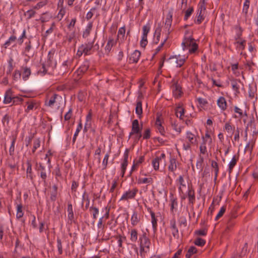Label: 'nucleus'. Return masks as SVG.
Returning a JSON list of instances; mask_svg holds the SVG:
<instances>
[{
  "label": "nucleus",
  "mask_w": 258,
  "mask_h": 258,
  "mask_svg": "<svg viewBox=\"0 0 258 258\" xmlns=\"http://www.w3.org/2000/svg\"><path fill=\"white\" fill-rule=\"evenodd\" d=\"M191 37H184L182 43L181 47L182 50L185 53L183 54L182 57L181 54H178V68H180L188 57L189 53H194L198 48V45Z\"/></svg>",
  "instance_id": "obj_1"
},
{
  "label": "nucleus",
  "mask_w": 258,
  "mask_h": 258,
  "mask_svg": "<svg viewBox=\"0 0 258 258\" xmlns=\"http://www.w3.org/2000/svg\"><path fill=\"white\" fill-rule=\"evenodd\" d=\"M172 11L169 10L166 15L164 26L162 31V37H163V40L161 41V43L160 45L156 48L154 55H155L161 50L164 44L168 39V35L171 32L170 29L172 22Z\"/></svg>",
  "instance_id": "obj_2"
},
{
  "label": "nucleus",
  "mask_w": 258,
  "mask_h": 258,
  "mask_svg": "<svg viewBox=\"0 0 258 258\" xmlns=\"http://www.w3.org/2000/svg\"><path fill=\"white\" fill-rule=\"evenodd\" d=\"M177 206V202L176 199H171L170 204V213L168 217L169 229L171 231L173 236L175 237L177 233V229L176 227V219L175 212H176L175 207Z\"/></svg>",
  "instance_id": "obj_3"
},
{
  "label": "nucleus",
  "mask_w": 258,
  "mask_h": 258,
  "mask_svg": "<svg viewBox=\"0 0 258 258\" xmlns=\"http://www.w3.org/2000/svg\"><path fill=\"white\" fill-rule=\"evenodd\" d=\"M62 102V98L61 96L56 93H49L47 94L44 105L51 108L56 106L59 108Z\"/></svg>",
  "instance_id": "obj_4"
},
{
  "label": "nucleus",
  "mask_w": 258,
  "mask_h": 258,
  "mask_svg": "<svg viewBox=\"0 0 258 258\" xmlns=\"http://www.w3.org/2000/svg\"><path fill=\"white\" fill-rule=\"evenodd\" d=\"M139 241L140 246V255L143 258L145 256V253L149 251L151 243L145 233L140 236Z\"/></svg>",
  "instance_id": "obj_5"
},
{
  "label": "nucleus",
  "mask_w": 258,
  "mask_h": 258,
  "mask_svg": "<svg viewBox=\"0 0 258 258\" xmlns=\"http://www.w3.org/2000/svg\"><path fill=\"white\" fill-rule=\"evenodd\" d=\"M95 40V37L91 42H88L87 43L82 44L79 47L76 55L79 57H81L83 54L85 55L91 54V51L93 47L94 43Z\"/></svg>",
  "instance_id": "obj_6"
},
{
  "label": "nucleus",
  "mask_w": 258,
  "mask_h": 258,
  "mask_svg": "<svg viewBox=\"0 0 258 258\" xmlns=\"http://www.w3.org/2000/svg\"><path fill=\"white\" fill-rule=\"evenodd\" d=\"M89 68V62L85 60L80 66V67L75 71L74 74V80L78 81L79 80L83 75L87 72Z\"/></svg>",
  "instance_id": "obj_7"
},
{
  "label": "nucleus",
  "mask_w": 258,
  "mask_h": 258,
  "mask_svg": "<svg viewBox=\"0 0 258 258\" xmlns=\"http://www.w3.org/2000/svg\"><path fill=\"white\" fill-rule=\"evenodd\" d=\"M178 182L180 183V186L178 188V190H179L180 192L183 194V196L181 195V198L184 199L185 198V196L186 195L187 192L190 190L189 187L188 186H186L187 182L184 181L181 176L179 177Z\"/></svg>",
  "instance_id": "obj_8"
},
{
  "label": "nucleus",
  "mask_w": 258,
  "mask_h": 258,
  "mask_svg": "<svg viewBox=\"0 0 258 258\" xmlns=\"http://www.w3.org/2000/svg\"><path fill=\"white\" fill-rule=\"evenodd\" d=\"M138 189L137 188H134L133 189H129L126 191L121 196L120 201H127L128 200L134 199L137 192Z\"/></svg>",
  "instance_id": "obj_9"
},
{
  "label": "nucleus",
  "mask_w": 258,
  "mask_h": 258,
  "mask_svg": "<svg viewBox=\"0 0 258 258\" xmlns=\"http://www.w3.org/2000/svg\"><path fill=\"white\" fill-rule=\"evenodd\" d=\"M25 104L27 107L25 109V112L27 113H29L34 109H37L39 106L38 102L33 99H29L28 101H26Z\"/></svg>",
  "instance_id": "obj_10"
},
{
  "label": "nucleus",
  "mask_w": 258,
  "mask_h": 258,
  "mask_svg": "<svg viewBox=\"0 0 258 258\" xmlns=\"http://www.w3.org/2000/svg\"><path fill=\"white\" fill-rule=\"evenodd\" d=\"M165 155L164 153H162L160 157H157L152 160V165L155 170H157L159 169L160 163H163L164 165L165 163Z\"/></svg>",
  "instance_id": "obj_11"
},
{
  "label": "nucleus",
  "mask_w": 258,
  "mask_h": 258,
  "mask_svg": "<svg viewBox=\"0 0 258 258\" xmlns=\"http://www.w3.org/2000/svg\"><path fill=\"white\" fill-rule=\"evenodd\" d=\"M142 131V127H140L139 121L135 119L132 122V131L130 133L129 138L134 136L136 133H140Z\"/></svg>",
  "instance_id": "obj_12"
},
{
  "label": "nucleus",
  "mask_w": 258,
  "mask_h": 258,
  "mask_svg": "<svg viewBox=\"0 0 258 258\" xmlns=\"http://www.w3.org/2000/svg\"><path fill=\"white\" fill-rule=\"evenodd\" d=\"M116 44V40H115L112 37H109L104 48L105 53L107 54L109 53L112 48L115 46Z\"/></svg>",
  "instance_id": "obj_13"
},
{
  "label": "nucleus",
  "mask_w": 258,
  "mask_h": 258,
  "mask_svg": "<svg viewBox=\"0 0 258 258\" xmlns=\"http://www.w3.org/2000/svg\"><path fill=\"white\" fill-rule=\"evenodd\" d=\"M242 84V82L240 80L233 79L231 80V85L233 91L235 92L236 94L240 93L239 88L240 85Z\"/></svg>",
  "instance_id": "obj_14"
},
{
  "label": "nucleus",
  "mask_w": 258,
  "mask_h": 258,
  "mask_svg": "<svg viewBox=\"0 0 258 258\" xmlns=\"http://www.w3.org/2000/svg\"><path fill=\"white\" fill-rule=\"evenodd\" d=\"M141 56L140 51L136 50L132 54L129 58L130 63H137Z\"/></svg>",
  "instance_id": "obj_15"
},
{
  "label": "nucleus",
  "mask_w": 258,
  "mask_h": 258,
  "mask_svg": "<svg viewBox=\"0 0 258 258\" xmlns=\"http://www.w3.org/2000/svg\"><path fill=\"white\" fill-rule=\"evenodd\" d=\"M155 125L157 131L159 132L161 135H164L165 134V130L164 127L162 125V120L160 116H158L156 118Z\"/></svg>",
  "instance_id": "obj_16"
},
{
  "label": "nucleus",
  "mask_w": 258,
  "mask_h": 258,
  "mask_svg": "<svg viewBox=\"0 0 258 258\" xmlns=\"http://www.w3.org/2000/svg\"><path fill=\"white\" fill-rule=\"evenodd\" d=\"M147 211L148 212L150 213L151 217V223L152 224L153 228L154 230H156L157 229V218L155 216V214L154 212H153L151 210V208H148Z\"/></svg>",
  "instance_id": "obj_17"
},
{
  "label": "nucleus",
  "mask_w": 258,
  "mask_h": 258,
  "mask_svg": "<svg viewBox=\"0 0 258 258\" xmlns=\"http://www.w3.org/2000/svg\"><path fill=\"white\" fill-rule=\"evenodd\" d=\"M161 31L162 28L161 27L160 25H158V27L156 28L154 33L153 39V42L154 43L158 44L159 42Z\"/></svg>",
  "instance_id": "obj_18"
},
{
  "label": "nucleus",
  "mask_w": 258,
  "mask_h": 258,
  "mask_svg": "<svg viewBox=\"0 0 258 258\" xmlns=\"http://www.w3.org/2000/svg\"><path fill=\"white\" fill-rule=\"evenodd\" d=\"M21 70L23 79L25 81L28 80L31 73L30 68L27 66H23Z\"/></svg>",
  "instance_id": "obj_19"
},
{
  "label": "nucleus",
  "mask_w": 258,
  "mask_h": 258,
  "mask_svg": "<svg viewBox=\"0 0 258 258\" xmlns=\"http://www.w3.org/2000/svg\"><path fill=\"white\" fill-rule=\"evenodd\" d=\"M12 90L11 89H8L5 93L4 103L5 104H9L12 101Z\"/></svg>",
  "instance_id": "obj_20"
},
{
  "label": "nucleus",
  "mask_w": 258,
  "mask_h": 258,
  "mask_svg": "<svg viewBox=\"0 0 258 258\" xmlns=\"http://www.w3.org/2000/svg\"><path fill=\"white\" fill-rule=\"evenodd\" d=\"M131 224L133 225V226H136L140 222V217L137 212L134 211L131 219Z\"/></svg>",
  "instance_id": "obj_21"
},
{
  "label": "nucleus",
  "mask_w": 258,
  "mask_h": 258,
  "mask_svg": "<svg viewBox=\"0 0 258 258\" xmlns=\"http://www.w3.org/2000/svg\"><path fill=\"white\" fill-rule=\"evenodd\" d=\"M177 168L176 159L175 158L171 159L170 161V164L168 166V169L169 171V174L172 173L175 175L174 171L176 170Z\"/></svg>",
  "instance_id": "obj_22"
},
{
  "label": "nucleus",
  "mask_w": 258,
  "mask_h": 258,
  "mask_svg": "<svg viewBox=\"0 0 258 258\" xmlns=\"http://www.w3.org/2000/svg\"><path fill=\"white\" fill-rule=\"evenodd\" d=\"M250 0H244L243 8L242 10V14H244V17L246 18L248 15V10L250 7Z\"/></svg>",
  "instance_id": "obj_23"
},
{
  "label": "nucleus",
  "mask_w": 258,
  "mask_h": 258,
  "mask_svg": "<svg viewBox=\"0 0 258 258\" xmlns=\"http://www.w3.org/2000/svg\"><path fill=\"white\" fill-rule=\"evenodd\" d=\"M125 26H123V27L120 28L118 30V33H117V39L118 40L120 39V41L121 42H123L124 41V40H125Z\"/></svg>",
  "instance_id": "obj_24"
},
{
  "label": "nucleus",
  "mask_w": 258,
  "mask_h": 258,
  "mask_svg": "<svg viewBox=\"0 0 258 258\" xmlns=\"http://www.w3.org/2000/svg\"><path fill=\"white\" fill-rule=\"evenodd\" d=\"M217 104L222 110H225L227 108V102L225 98L223 97H219L217 100Z\"/></svg>",
  "instance_id": "obj_25"
},
{
  "label": "nucleus",
  "mask_w": 258,
  "mask_h": 258,
  "mask_svg": "<svg viewBox=\"0 0 258 258\" xmlns=\"http://www.w3.org/2000/svg\"><path fill=\"white\" fill-rule=\"evenodd\" d=\"M130 240L132 242H136L138 240V233L136 229H132L130 231Z\"/></svg>",
  "instance_id": "obj_26"
},
{
  "label": "nucleus",
  "mask_w": 258,
  "mask_h": 258,
  "mask_svg": "<svg viewBox=\"0 0 258 258\" xmlns=\"http://www.w3.org/2000/svg\"><path fill=\"white\" fill-rule=\"evenodd\" d=\"M26 164L27 165L26 169L27 177L30 178L31 180H33V176L32 174V164L30 161H27Z\"/></svg>",
  "instance_id": "obj_27"
},
{
  "label": "nucleus",
  "mask_w": 258,
  "mask_h": 258,
  "mask_svg": "<svg viewBox=\"0 0 258 258\" xmlns=\"http://www.w3.org/2000/svg\"><path fill=\"white\" fill-rule=\"evenodd\" d=\"M203 8L204 10L206 9L205 7L203 6H201V10H198V13H197V19L196 20V23L198 24H200L203 20L204 19V17H203V15L202 14V11H203Z\"/></svg>",
  "instance_id": "obj_28"
},
{
  "label": "nucleus",
  "mask_w": 258,
  "mask_h": 258,
  "mask_svg": "<svg viewBox=\"0 0 258 258\" xmlns=\"http://www.w3.org/2000/svg\"><path fill=\"white\" fill-rule=\"evenodd\" d=\"M234 111L235 112V113H236L238 114V115H235L234 116V118H242V117L244 115V116H247V113H246V112H245L244 113L243 112L242 109H241L240 108H239V107H238L237 106H234Z\"/></svg>",
  "instance_id": "obj_29"
},
{
  "label": "nucleus",
  "mask_w": 258,
  "mask_h": 258,
  "mask_svg": "<svg viewBox=\"0 0 258 258\" xmlns=\"http://www.w3.org/2000/svg\"><path fill=\"white\" fill-rule=\"evenodd\" d=\"M93 27V23L90 22L87 25L86 29L83 32V38H87L90 34V32L92 30Z\"/></svg>",
  "instance_id": "obj_30"
},
{
  "label": "nucleus",
  "mask_w": 258,
  "mask_h": 258,
  "mask_svg": "<svg viewBox=\"0 0 258 258\" xmlns=\"http://www.w3.org/2000/svg\"><path fill=\"white\" fill-rule=\"evenodd\" d=\"M136 113L139 115V117H141V115L143 113V109H142V102L140 100L137 101L136 107Z\"/></svg>",
  "instance_id": "obj_31"
},
{
  "label": "nucleus",
  "mask_w": 258,
  "mask_h": 258,
  "mask_svg": "<svg viewBox=\"0 0 258 258\" xmlns=\"http://www.w3.org/2000/svg\"><path fill=\"white\" fill-rule=\"evenodd\" d=\"M67 211L68 213V217L69 220L72 221L74 218L73 206L71 204H69L68 205Z\"/></svg>",
  "instance_id": "obj_32"
},
{
  "label": "nucleus",
  "mask_w": 258,
  "mask_h": 258,
  "mask_svg": "<svg viewBox=\"0 0 258 258\" xmlns=\"http://www.w3.org/2000/svg\"><path fill=\"white\" fill-rule=\"evenodd\" d=\"M153 182V178L151 177L148 178H139L137 180V183L138 184H144V183H149L151 184Z\"/></svg>",
  "instance_id": "obj_33"
},
{
  "label": "nucleus",
  "mask_w": 258,
  "mask_h": 258,
  "mask_svg": "<svg viewBox=\"0 0 258 258\" xmlns=\"http://www.w3.org/2000/svg\"><path fill=\"white\" fill-rule=\"evenodd\" d=\"M237 158H236V155H234L232 157L231 160L230 161L228 165V170L229 173H231L232 172L233 168L235 166L237 163Z\"/></svg>",
  "instance_id": "obj_34"
},
{
  "label": "nucleus",
  "mask_w": 258,
  "mask_h": 258,
  "mask_svg": "<svg viewBox=\"0 0 258 258\" xmlns=\"http://www.w3.org/2000/svg\"><path fill=\"white\" fill-rule=\"evenodd\" d=\"M45 168L41 164H39V170H41L40 177L42 180L45 182L47 178V174L45 171Z\"/></svg>",
  "instance_id": "obj_35"
},
{
  "label": "nucleus",
  "mask_w": 258,
  "mask_h": 258,
  "mask_svg": "<svg viewBox=\"0 0 258 258\" xmlns=\"http://www.w3.org/2000/svg\"><path fill=\"white\" fill-rule=\"evenodd\" d=\"M58 8H59V10L58 12V13L57 14V18L59 19V20H61V19L63 18L64 15L66 14V8L63 7V5L61 6H57Z\"/></svg>",
  "instance_id": "obj_36"
},
{
  "label": "nucleus",
  "mask_w": 258,
  "mask_h": 258,
  "mask_svg": "<svg viewBox=\"0 0 258 258\" xmlns=\"http://www.w3.org/2000/svg\"><path fill=\"white\" fill-rule=\"evenodd\" d=\"M186 138H187L189 142L191 144H197V139L195 136L190 132H187Z\"/></svg>",
  "instance_id": "obj_37"
},
{
  "label": "nucleus",
  "mask_w": 258,
  "mask_h": 258,
  "mask_svg": "<svg viewBox=\"0 0 258 258\" xmlns=\"http://www.w3.org/2000/svg\"><path fill=\"white\" fill-rule=\"evenodd\" d=\"M17 40V37L15 35H12L9 38V39L4 43V46L5 48L9 47L11 43L14 42Z\"/></svg>",
  "instance_id": "obj_38"
},
{
  "label": "nucleus",
  "mask_w": 258,
  "mask_h": 258,
  "mask_svg": "<svg viewBox=\"0 0 258 258\" xmlns=\"http://www.w3.org/2000/svg\"><path fill=\"white\" fill-rule=\"evenodd\" d=\"M234 44H238L237 48H238L240 50H243L245 49L246 40H243L242 39H241V40H236Z\"/></svg>",
  "instance_id": "obj_39"
},
{
  "label": "nucleus",
  "mask_w": 258,
  "mask_h": 258,
  "mask_svg": "<svg viewBox=\"0 0 258 258\" xmlns=\"http://www.w3.org/2000/svg\"><path fill=\"white\" fill-rule=\"evenodd\" d=\"M247 248H248V244L247 243H245L242 247L241 253L239 256L236 255L233 256L232 258H239L240 257H242L244 256L247 251Z\"/></svg>",
  "instance_id": "obj_40"
},
{
  "label": "nucleus",
  "mask_w": 258,
  "mask_h": 258,
  "mask_svg": "<svg viewBox=\"0 0 258 258\" xmlns=\"http://www.w3.org/2000/svg\"><path fill=\"white\" fill-rule=\"evenodd\" d=\"M224 128L227 132V133L233 134L235 130V127L232 126L231 123L228 122L225 124Z\"/></svg>",
  "instance_id": "obj_41"
},
{
  "label": "nucleus",
  "mask_w": 258,
  "mask_h": 258,
  "mask_svg": "<svg viewBox=\"0 0 258 258\" xmlns=\"http://www.w3.org/2000/svg\"><path fill=\"white\" fill-rule=\"evenodd\" d=\"M12 143L11 147L9 149V153L11 155H13L14 154V151H15V142L17 139L16 136H13L12 137Z\"/></svg>",
  "instance_id": "obj_42"
},
{
  "label": "nucleus",
  "mask_w": 258,
  "mask_h": 258,
  "mask_svg": "<svg viewBox=\"0 0 258 258\" xmlns=\"http://www.w3.org/2000/svg\"><path fill=\"white\" fill-rule=\"evenodd\" d=\"M197 251V248L195 246H190L187 251L186 257L187 258L190 257L193 254L196 253Z\"/></svg>",
  "instance_id": "obj_43"
},
{
  "label": "nucleus",
  "mask_w": 258,
  "mask_h": 258,
  "mask_svg": "<svg viewBox=\"0 0 258 258\" xmlns=\"http://www.w3.org/2000/svg\"><path fill=\"white\" fill-rule=\"evenodd\" d=\"M23 212L22 211V205L21 204L18 205L17 206L16 217L17 218H21L23 216Z\"/></svg>",
  "instance_id": "obj_44"
},
{
  "label": "nucleus",
  "mask_w": 258,
  "mask_h": 258,
  "mask_svg": "<svg viewBox=\"0 0 258 258\" xmlns=\"http://www.w3.org/2000/svg\"><path fill=\"white\" fill-rule=\"evenodd\" d=\"M57 248L58 250V252L59 255H61L63 253L62 250V243L63 242L61 241V239L57 238Z\"/></svg>",
  "instance_id": "obj_45"
},
{
  "label": "nucleus",
  "mask_w": 258,
  "mask_h": 258,
  "mask_svg": "<svg viewBox=\"0 0 258 258\" xmlns=\"http://www.w3.org/2000/svg\"><path fill=\"white\" fill-rule=\"evenodd\" d=\"M116 223L117 222L112 218L107 222L106 227L108 226L110 230H113L116 227Z\"/></svg>",
  "instance_id": "obj_46"
},
{
  "label": "nucleus",
  "mask_w": 258,
  "mask_h": 258,
  "mask_svg": "<svg viewBox=\"0 0 258 258\" xmlns=\"http://www.w3.org/2000/svg\"><path fill=\"white\" fill-rule=\"evenodd\" d=\"M40 146V140L39 139H36L33 142L32 153H34L36 150Z\"/></svg>",
  "instance_id": "obj_47"
},
{
  "label": "nucleus",
  "mask_w": 258,
  "mask_h": 258,
  "mask_svg": "<svg viewBox=\"0 0 258 258\" xmlns=\"http://www.w3.org/2000/svg\"><path fill=\"white\" fill-rule=\"evenodd\" d=\"M82 128V124L81 122H80L77 126V128L76 132L74 135V137L73 139V143H75V142H76L77 137L78 136L79 132L81 131Z\"/></svg>",
  "instance_id": "obj_48"
},
{
  "label": "nucleus",
  "mask_w": 258,
  "mask_h": 258,
  "mask_svg": "<svg viewBox=\"0 0 258 258\" xmlns=\"http://www.w3.org/2000/svg\"><path fill=\"white\" fill-rule=\"evenodd\" d=\"M186 194L188 195L189 202L192 204L195 199L194 191L190 189Z\"/></svg>",
  "instance_id": "obj_49"
},
{
  "label": "nucleus",
  "mask_w": 258,
  "mask_h": 258,
  "mask_svg": "<svg viewBox=\"0 0 258 258\" xmlns=\"http://www.w3.org/2000/svg\"><path fill=\"white\" fill-rule=\"evenodd\" d=\"M150 30V25L149 23L147 24L143 27V35L142 36H147Z\"/></svg>",
  "instance_id": "obj_50"
},
{
  "label": "nucleus",
  "mask_w": 258,
  "mask_h": 258,
  "mask_svg": "<svg viewBox=\"0 0 258 258\" xmlns=\"http://www.w3.org/2000/svg\"><path fill=\"white\" fill-rule=\"evenodd\" d=\"M26 30H23V32L20 37L17 39L18 43L19 45H22L24 42V39L26 38Z\"/></svg>",
  "instance_id": "obj_51"
},
{
  "label": "nucleus",
  "mask_w": 258,
  "mask_h": 258,
  "mask_svg": "<svg viewBox=\"0 0 258 258\" xmlns=\"http://www.w3.org/2000/svg\"><path fill=\"white\" fill-rule=\"evenodd\" d=\"M254 145V142H252L251 143L248 142L245 146V148L244 149L245 152L248 151L250 153V154H251L252 151V149H253Z\"/></svg>",
  "instance_id": "obj_52"
},
{
  "label": "nucleus",
  "mask_w": 258,
  "mask_h": 258,
  "mask_svg": "<svg viewBox=\"0 0 258 258\" xmlns=\"http://www.w3.org/2000/svg\"><path fill=\"white\" fill-rule=\"evenodd\" d=\"M206 140L203 138V142L200 147V153L202 154H205L207 152V148L206 146Z\"/></svg>",
  "instance_id": "obj_53"
},
{
  "label": "nucleus",
  "mask_w": 258,
  "mask_h": 258,
  "mask_svg": "<svg viewBox=\"0 0 258 258\" xmlns=\"http://www.w3.org/2000/svg\"><path fill=\"white\" fill-rule=\"evenodd\" d=\"M225 211H226V207L225 206L222 207L221 208L219 213L216 216V217L215 218V220L217 221L219 218H220L223 215V214L225 212Z\"/></svg>",
  "instance_id": "obj_54"
},
{
  "label": "nucleus",
  "mask_w": 258,
  "mask_h": 258,
  "mask_svg": "<svg viewBox=\"0 0 258 258\" xmlns=\"http://www.w3.org/2000/svg\"><path fill=\"white\" fill-rule=\"evenodd\" d=\"M52 188L53 190V192L51 195L50 199L52 201H55L56 199L57 186L56 185H53Z\"/></svg>",
  "instance_id": "obj_55"
},
{
  "label": "nucleus",
  "mask_w": 258,
  "mask_h": 258,
  "mask_svg": "<svg viewBox=\"0 0 258 258\" xmlns=\"http://www.w3.org/2000/svg\"><path fill=\"white\" fill-rule=\"evenodd\" d=\"M83 202H85V210L88 209L90 205V200L88 195L84 194L83 196Z\"/></svg>",
  "instance_id": "obj_56"
},
{
  "label": "nucleus",
  "mask_w": 258,
  "mask_h": 258,
  "mask_svg": "<svg viewBox=\"0 0 258 258\" xmlns=\"http://www.w3.org/2000/svg\"><path fill=\"white\" fill-rule=\"evenodd\" d=\"M194 243L198 246H204L206 243V241L201 238H197L194 242Z\"/></svg>",
  "instance_id": "obj_57"
},
{
  "label": "nucleus",
  "mask_w": 258,
  "mask_h": 258,
  "mask_svg": "<svg viewBox=\"0 0 258 258\" xmlns=\"http://www.w3.org/2000/svg\"><path fill=\"white\" fill-rule=\"evenodd\" d=\"M35 14L36 12L33 10H30L26 12L24 15L26 17H27V19H30L33 17Z\"/></svg>",
  "instance_id": "obj_58"
},
{
  "label": "nucleus",
  "mask_w": 258,
  "mask_h": 258,
  "mask_svg": "<svg viewBox=\"0 0 258 258\" xmlns=\"http://www.w3.org/2000/svg\"><path fill=\"white\" fill-rule=\"evenodd\" d=\"M109 157V153H107L105 154L104 159L102 161V165L103 166V169H105L106 168L107 164H108V161Z\"/></svg>",
  "instance_id": "obj_59"
},
{
  "label": "nucleus",
  "mask_w": 258,
  "mask_h": 258,
  "mask_svg": "<svg viewBox=\"0 0 258 258\" xmlns=\"http://www.w3.org/2000/svg\"><path fill=\"white\" fill-rule=\"evenodd\" d=\"M47 3V0H42L41 2L37 3L34 7V9H39L43 6H45Z\"/></svg>",
  "instance_id": "obj_60"
},
{
  "label": "nucleus",
  "mask_w": 258,
  "mask_h": 258,
  "mask_svg": "<svg viewBox=\"0 0 258 258\" xmlns=\"http://www.w3.org/2000/svg\"><path fill=\"white\" fill-rule=\"evenodd\" d=\"M178 112L180 113V117H179L180 119L183 120V118L184 116L185 110H184V109L180 104V103H178Z\"/></svg>",
  "instance_id": "obj_61"
},
{
  "label": "nucleus",
  "mask_w": 258,
  "mask_h": 258,
  "mask_svg": "<svg viewBox=\"0 0 258 258\" xmlns=\"http://www.w3.org/2000/svg\"><path fill=\"white\" fill-rule=\"evenodd\" d=\"M194 11V9L192 7L189 8L185 13V15L184 17V20H187L188 18L191 16V14Z\"/></svg>",
  "instance_id": "obj_62"
},
{
  "label": "nucleus",
  "mask_w": 258,
  "mask_h": 258,
  "mask_svg": "<svg viewBox=\"0 0 258 258\" xmlns=\"http://www.w3.org/2000/svg\"><path fill=\"white\" fill-rule=\"evenodd\" d=\"M90 210L93 211V219L95 220L96 219L97 215L99 214L98 209L95 207H91L90 208Z\"/></svg>",
  "instance_id": "obj_63"
},
{
  "label": "nucleus",
  "mask_w": 258,
  "mask_h": 258,
  "mask_svg": "<svg viewBox=\"0 0 258 258\" xmlns=\"http://www.w3.org/2000/svg\"><path fill=\"white\" fill-rule=\"evenodd\" d=\"M24 101L23 98L20 97H14L13 98V103L14 104L18 105Z\"/></svg>",
  "instance_id": "obj_64"
}]
</instances>
